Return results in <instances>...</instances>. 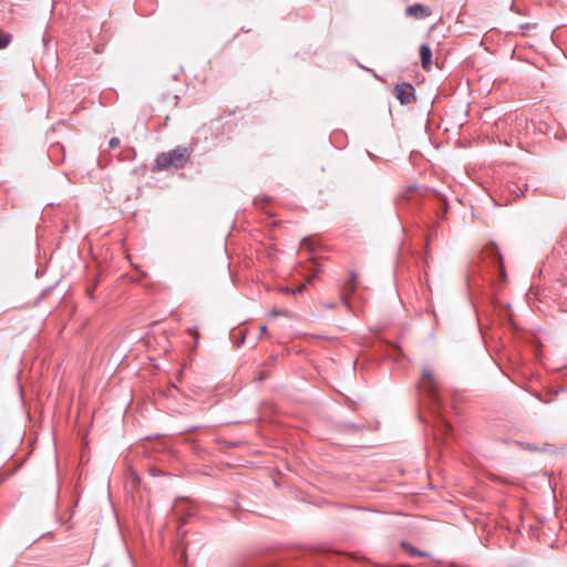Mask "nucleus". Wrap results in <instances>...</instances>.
<instances>
[{
  "mask_svg": "<svg viewBox=\"0 0 567 567\" xmlns=\"http://www.w3.org/2000/svg\"><path fill=\"white\" fill-rule=\"evenodd\" d=\"M192 148L186 146H176L175 148L158 154L155 158V168L157 171H169L184 168L190 161Z\"/></svg>",
  "mask_w": 567,
  "mask_h": 567,
  "instance_id": "1",
  "label": "nucleus"
},
{
  "mask_svg": "<svg viewBox=\"0 0 567 567\" xmlns=\"http://www.w3.org/2000/svg\"><path fill=\"white\" fill-rule=\"evenodd\" d=\"M421 388L432 398H434L439 391V383L430 368L422 370Z\"/></svg>",
  "mask_w": 567,
  "mask_h": 567,
  "instance_id": "2",
  "label": "nucleus"
},
{
  "mask_svg": "<svg viewBox=\"0 0 567 567\" xmlns=\"http://www.w3.org/2000/svg\"><path fill=\"white\" fill-rule=\"evenodd\" d=\"M395 97L401 104H410L415 101V89L410 83H399L395 85Z\"/></svg>",
  "mask_w": 567,
  "mask_h": 567,
  "instance_id": "3",
  "label": "nucleus"
},
{
  "mask_svg": "<svg viewBox=\"0 0 567 567\" xmlns=\"http://www.w3.org/2000/svg\"><path fill=\"white\" fill-rule=\"evenodd\" d=\"M357 282H358V275L355 272L350 274V278L348 281L343 285L341 290V297L342 300L348 303L349 297L357 289Z\"/></svg>",
  "mask_w": 567,
  "mask_h": 567,
  "instance_id": "4",
  "label": "nucleus"
},
{
  "mask_svg": "<svg viewBox=\"0 0 567 567\" xmlns=\"http://www.w3.org/2000/svg\"><path fill=\"white\" fill-rule=\"evenodd\" d=\"M406 14L416 19H425L430 17L431 9L426 6L415 3L406 8Z\"/></svg>",
  "mask_w": 567,
  "mask_h": 567,
  "instance_id": "5",
  "label": "nucleus"
},
{
  "mask_svg": "<svg viewBox=\"0 0 567 567\" xmlns=\"http://www.w3.org/2000/svg\"><path fill=\"white\" fill-rule=\"evenodd\" d=\"M420 58L422 68L430 70L432 64V50L429 44H422L420 47Z\"/></svg>",
  "mask_w": 567,
  "mask_h": 567,
  "instance_id": "6",
  "label": "nucleus"
},
{
  "mask_svg": "<svg viewBox=\"0 0 567 567\" xmlns=\"http://www.w3.org/2000/svg\"><path fill=\"white\" fill-rule=\"evenodd\" d=\"M486 252L489 255V256H495L497 261H498V267H499V271H501V276L503 278L506 277V274H505V268H504V264H503V259H502V256L498 251V248L496 245L494 244H491L488 247H486Z\"/></svg>",
  "mask_w": 567,
  "mask_h": 567,
  "instance_id": "7",
  "label": "nucleus"
},
{
  "mask_svg": "<svg viewBox=\"0 0 567 567\" xmlns=\"http://www.w3.org/2000/svg\"><path fill=\"white\" fill-rule=\"evenodd\" d=\"M401 547L411 556V557H427L429 554L426 551H422L413 545L402 542Z\"/></svg>",
  "mask_w": 567,
  "mask_h": 567,
  "instance_id": "8",
  "label": "nucleus"
},
{
  "mask_svg": "<svg viewBox=\"0 0 567 567\" xmlns=\"http://www.w3.org/2000/svg\"><path fill=\"white\" fill-rule=\"evenodd\" d=\"M12 41V35L0 29V50L6 49Z\"/></svg>",
  "mask_w": 567,
  "mask_h": 567,
  "instance_id": "9",
  "label": "nucleus"
},
{
  "mask_svg": "<svg viewBox=\"0 0 567 567\" xmlns=\"http://www.w3.org/2000/svg\"><path fill=\"white\" fill-rule=\"evenodd\" d=\"M269 316L270 317H288L289 316V311L287 309H278V308H274L270 312H269Z\"/></svg>",
  "mask_w": 567,
  "mask_h": 567,
  "instance_id": "10",
  "label": "nucleus"
},
{
  "mask_svg": "<svg viewBox=\"0 0 567 567\" xmlns=\"http://www.w3.org/2000/svg\"><path fill=\"white\" fill-rule=\"evenodd\" d=\"M312 241H313V240H312V238H310V237H309V238H303V239L301 240V243H300V247H301L302 249H306V248H307V249L312 250V249H313V248H312Z\"/></svg>",
  "mask_w": 567,
  "mask_h": 567,
  "instance_id": "11",
  "label": "nucleus"
},
{
  "mask_svg": "<svg viewBox=\"0 0 567 567\" xmlns=\"http://www.w3.org/2000/svg\"><path fill=\"white\" fill-rule=\"evenodd\" d=\"M188 332L193 336V338L195 340L194 347H196L198 344V340H199L198 329L197 328H190V329H188Z\"/></svg>",
  "mask_w": 567,
  "mask_h": 567,
  "instance_id": "12",
  "label": "nucleus"
},
{
  "mask_svg": "<svg viewBox=\"0 0 567 567\" xmlns=\"http://www.w3.org/2000/svg\"><path fill=\"white\" fill-rule=\"evenodd\" d=\"M121 144L120 140L117 137H112L110 141H109V147L110 148H116L118 147Z\"/></svg>",
  "mask_w": 567,
  "mask_h": 567,
  "instance_id": "13",
  "label": "nucleus"
},
{
  "mask_svg": "<svg viewBox=\"0 0 567 567\" xmlns=\"http://www.w3.org/2000/svg\"><path fill=\"white\" fill-rule=\"evenodd\" d=\"M320 272V269L319 267H316V269L313 270V272L307 278V284H311L313 278H316L318 276V274Z\"/></svg>",
  "mask_w": 567,
  "mask_h": 567,
  "instance_id": "14",
  "label": "nucleus"
},
{
  "mask_svg": "<svg viewBox=\"0 0 567 567\" xmlns=\"http://www.w3.org/2000/svg\"><path fill=\"white\" fill-rule=\"evenodd\" d=\"M306 288V284L299 285L296 289H292L291 295L296 296L298 293H301Z\"/></svg>",
  "mask_w": 567,
  "mask_h": 567,
  "instance_id": "15",
  "label": "nucleus"
},
{
  "mask_svg": "<svg viewBox=\"0 0 567 567\" xmlns=\"http://www.w3.org/2000/svg\"><path fill=\"white\" fill-rule=\"evenodd\" d=\"M96 285H94L92 288H87L86 289V295L87 297L93 300L94 299V295H93V290L95 289Z\"/></svg>",
  "mask_w": 567,
  "mask_h": 567,
  "instance_id": "16",
  "label": "nucleus"
},
{
  "mask_svg": "<svg viewBox=\"0 0 567 567\" xmlns=\"http://www.w3.org/2000/svg\"><path fill=\"white\" fill-rule=\"evenodd\" d=\"M280 291L284 293H291L292 289L285 287V288H281Z\"/></svg>",
  "mask_w": 567,
  "mask_h": 567,
  "instance_id": "17",
  "label": "nucleus"
},
{
  "mask_svg": "<svg viewBox=\"0 0 567 567\" xmlns=\"http://www.w3.org/2000/svg\"><path fill=\"white\" fill-rule=\"evenodd\" d=\"M259 332H260V334H265L267 332V327L266 326H261L259 328Z\"/></svg>",
  "mask_w": 567,
  "mask_h": 567,
  "instance_id": "18",
  "label": "nucleus"
},
{
  "mask_svg": "<svg viewBox=\"0 0 567 567\" xmlns=\"http://www.w3.org/2000/svg\"><path fill=\"white\" fill-rule=\"evenodd\" d=\"M443 425H444V429H445L446 431H449V430L451 429V425H450L449 423H446V422H444V424H443Z\"/></svg>",
  "mask_w": 567,
  "mask_h": 567,
  "instance_id": "19",
  "label": "nucleus"
}]
</instances>
